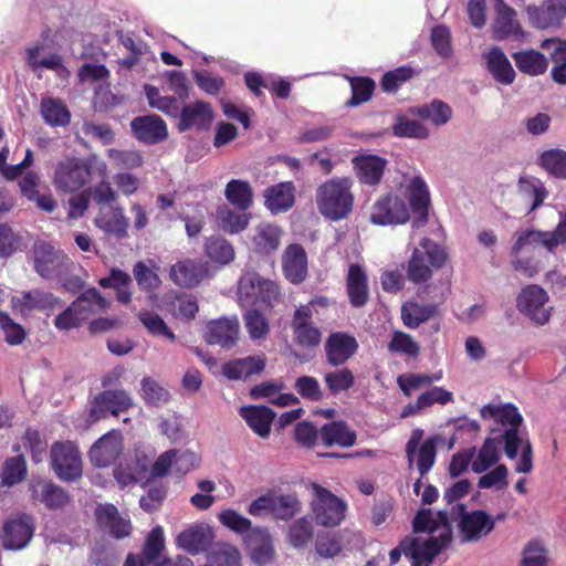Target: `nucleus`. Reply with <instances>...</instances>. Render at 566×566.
I'll return each mask as SVG.
<instances>
[{"label":"nucleus","instance_id":"obj_1","mask_svg":"<svg viewBox=\"0 0 566 566\" xmlns=\"http://www.w3.org/2000/svg\"><path fill=\"white\" fill-rule=\"evenodd\" d=\"M316 205L326 219L338 221L347 218L354 206L350 180L331 179L322 184L316 190Z\"/></svg>","mask_w":566,"mask_h":566},{"label":"nucleus","instance_id":"obj_2","mask_svg":"<svg viewBox=\"0 0 566 566\" xmlns=\"http://www.w3.org/2000/svg\"><path fill=\"white\" fill-rule=\"evenodd\" d=\"M448 261L446 249L429 238H423L419 248H415L406 266V277L413 284L428 282L434 271Z\"/></svg>","mask_w":566,"mask_h":566},{"label":"nucleus","instance_id":"obj_3","mask_svg":"<svg viewBox=\"0 0 566 566\" xmlns=\"http://www.w3.org/2000/svg\"><path fill=\"white\" fill-rule=\"evenodd\" d=\"M313 500L311 510L316 524L322 526H337L345 518L347 504L326 488L313 482L311 484Z\"/></svg>","mask_w":566,"mask_h":566},{"label":"nucleus","instance_id":"obj_4","mask_svg":"<svg viewBox=\"0 0 566 566\" xmlns=\"http://www.w3.org/2000/svg\"><path fill=\"white\" fill-rule=\"evenodd\" d=\"M92 163L80 157H66L57 163L53 185L63 192H75L92 179Z\"/></svg>","mask_w":566,"mask_h":566},{"label":"nucleus","instance_id":"obj_5","mask_svg":"<svg viewBox=\"0 0 566 566\" xmlns=\"http://www.w3.org/2000/svg\"><path fill=\"white\" fill-rule=\"evenodd\" d=\"M51 467L55 475L65 482L81 479L82 459L78 448L71 441H56L50 450Z\"/></svg>","mask_w":566,"mask_h":566},{"label":"nucleus","instance_id":"obj_6","mask_svg":"<svg viewBox=\"0 0 566 566\" xmlns=\"http://www.w3.org/2000/svg\"><path fill=\"white\" fill-rule=\"evenodd\" d=\"M452 541V531L443 530L439 536L428 539L406 537L401 541L405 555L412 560L411 566H429L432 559L440 554Z\"/></svg>","mask_w":566,"mask_h":566},{"label":"nucleus","instance_id":"obj_7","mask_svg":"<svg viewBox=\"0 0 566 566\" xmlns=\"http://www.w3.org/2000/svg\"><path fill=\"white\" fill-rule=\"evenodd\" d=\"M452 518L459 520L462 542H478L494 530V520L485 511L467 512V506L457 504L450 512Z\"/></svg>","mask_w":566,"mask_h":566},{"label":"nucleus","instance_id":"obj_8","mask_svg":"<svg viewBox=\"0 0 566 566\" xmlns=\"http://www.w3.org/2000/svg\"><path fill=\"white\" fill-rule=\"evenodd\" d=\"M134 406L132 396L125 389L103 390L91 402L88 421L94 423L107 418L117 417Z\"/></svg>","mask_w":566,"mask_h":566},{"label":"nucleus","instance_id":"obj_9","mask_svg":"<svg viewBox=\"0 0 566 566\" xmlns=\"http://www.w3.org/2000/svg\"><path fill=\"white\" fill-rule=\"evenodd\" d=\"M410 218L403 199L392 192L380 196L373 205L369 220L376 226L403 224Z\"/></svg>","mask_w":566,"mask_h":566},{"label":"nucleus","instance_id":"obj_10","mask_svg":"<svg viewBox=\"0 0 566 566\" xmlns=\"http://www.w3.org/2000/svg\"><path fill=\"white\" fill-rule=\"evenodd\" d=\"M547 302V292L537 284H530L517 295L516 307L536 324L544 325L549 321L552 311L545 306Z\"/></svg>","mask_w":566,"mask_h":566},{"label":"nucleus","instance_id":"obj_11","mask_svg":"<svg viewBox=\"0 0 566 566\" xmlns=\"http://www.w3.org/2000/svg\"><path fill=\"white\" fill-rule=\"evenodd\" d=\"M34 533V518L25 513L14 518H9L0 532V542L7 551H19L24 548L31 541Z\"/></svg>","mask_w":566,"mask_h":566},{"label":"nucleus","instance_id":"obj_12","mask_svg":"<svg viewBox=\"0 0 566 566\" xmlns=\"http://www.w3.org/2000/svg\"><path fill=\"white\" fill-rule=\"evenodd\" d=\"M359 348L357 339L346 332H332L325 340L326 363L331 367H339L352 359Z\"/></svg>","mask_w":566,"mask_h":566},{"label":"nucleus","instance_id":"obj_13","mask_svg":"<svg viewBox=\"0 0 566 566\" xmlns=\"http://www.w3.org/2000/svg\"><path fill=\"white\" fill-rule=\"evenodd\" d=\"M29 491L32 501L43 504L49 511H62L71 503V494L53 481H33Z\"/></svg>","mask_w":566,"mask_h":566},{"label":"nucleus","instance_id":"obj_14","mask_svg":"<svg viewBox=\"0 0 566 566\" xmlns=\"http://www.w3.org/2000/svg\"><path fill=\"white\" fill-rule=\"evenodd\" d=\"M94 515L98 528L111 537L122 539L130 535L133 530L130 520L123 517L114 504H98Z\"/></svg>","mask_w":566,"mask_h":566},{"label":"nucleus","instance_id":"obj_15","mask_svg":"<svg viewBox=\"0 0 566 566\" xmlns=\"http://www.w3.org/2000/svg\"><path fill=\"white\" fill-rule=\"evenodd\" d=\"M527 15L536 29L558 28L566 18V0H545L539 6H530Z\"/></svg>","mask_w":566,"mask_h":566},{"label":"nucleus","instance_id":"obj_16","mask_svg":"<svg viewBox=\"0 0 566 566\" xmlns=\"http://www.w3.org/2000/svg\"><path fill=\"white\" fill-rule=\"evenodd\" d=\"M177 128L179 132L195 129L197 132L208 130L213 120V111L209 103L195 101L186 104L179 112Z\"/></svg>","mask_w":566,"mask_h":566},{"label":"nucleus","instance_id":"obj_17","mask_svg":"<svg viewBox=\"0 0 566 566\" xmlns=\"http://www.w3.org/2000/svg\"><path fill=\"white\" fill-rule=\"evenodd\" d=\"M408 201L413 212L412 227L422 228L428 223L430 192L422 177L415 176L407 186Z\"/></svg>","mask_w":566,"mask_h":566},{"label":"nucleus","instance_id":"obj_18","mask_svg":"<svg viewBox=\"0 0 566 566\" xmlns=\"http://www.w3.org/2000/svg\"><path fill=\"white\" fill-rule=\"evenodd\" d=\"M239 292L250 303L258 302L271 305L279 297V287L271 280L261 277L258 274H247L239 283Z\"/></svg>","mask_w":566,"mask_h":566},{"label":"nucleus","instance_id":"obj_19","mask_svg":"<svg viewBox=\"0 0 566 566\" xmlns=\"http://www.w3.org/2000/svg\"><path fill=\"white\" fill-rule=\"evenodd\" d=\"M123 452L122 434L112 430L102 436L91 448V462L98 468H107L115 463Z\"/></svg>","mask_w":566,"mask_h":566},{"label":"nucleus","instance_id":"obj_20","mask_svg":"<svg viewBox=\"0 0 566 566\" xmlns=\"http://www.w3.org/2000/svg\"><path fill=\"white\" fill-rule=\"evenodd\" d=\"M135 138L146 145H156L168 137L165 120L156 114L142 115L130 122Z\"/></svg>","mask_w":566,"mask_h":566},{"label":"nucleus","instance_id":"obj_21","mask_svg":"<svg viewBox=\"0 0 566 566\" xmlns=\"http://www.w3.org/2000/svg\"><path fill=\"white\" fill-rule=\"evenodd\" d=\"M352 164L358 181L370 187L378 186L388 166V160L374 154L355 156Z\"/></svg>","mask_w":566,"mask_h":566},{"label":"nucleus","instance_id":"obj_22","mask_svg":"<svg viewBox=\"0 0 566 566\" xmlns=\"http://www.w3.org/2000/svg\"><path fill=\"white\" fill-rule=\"evenodd\" d=\"M239 332L240 324L237 317H223L210 321L206 325L203 338L209 345H219L229 349L238 343Z\"/></svg>","mask_w":566,"mask_h":566},{"label":"nucleus","instance_id":"obj_23","mask_svg":"<svg viewBox=\"0 0 566 566\" xmlns=\"http://www.w3.org/2000/svg\"><path fill=\"white\" fill-rule=\"evenodd\" d=\"M282 268L287 281L302 283L307 276V255L298 243L289 244L282 256Z\"/></svg>","mask_w":566,"mask_h":566},{"label":"nucleus","instance_id":"obj_24","mask_svg":"<svg viewBox=\"0 0 566 566\" xmlns=\"http://www.w3.org/2000/svg\"><path fill=\"white\" fill-rule=\"evenodd\" d=\"M484 60L488 72L494 81L502 85H511L516 77V73L500 46H492L484 53Z\"/></svg>","mask_w":566,"mask_h":566},{"label":"nucleus","instance_id":"obj_25","mask_svg":"<svg viewBox=\"0 0 566 566\" xmlns=\"http://www.w3.org/2000/svg\"><path fill=\"white\" fill-rule=\"evenodd\" d=\"M495 11L496 17L492 25L494 40L503 41L512 35L522 34V28L516 21V12L513 8L503 0H496Z\"/></svg>","mask_w":566,"mask_h":566},{"label":"nucleus","instance_id":"obj_26","mask_svg":"<svg viewBox=\"0 0 566 566\" xmlns=\"http://www.w3.org/2000/svg\"><path fill=\"white\" fill-rule=\"evenodd\" d=\"M265 207L273 213L291 209L295 202V186L292 181H283L270 186L264 191Z\"/></svg>","mask_w":566,"mask_h":566},{"label":"nucleus","instance_id":"obj_27","mask_svg":"<svg viewBox=\"0 0 566 566\" xmlns=\"http://www.w3.org/2000/svg\"><path fill=\"white\" fill-rule=\"evenodd\" d=\"M346 290L353 307H363L369 298L367 275L364 269L353 263L348 268Z\"/></svg>","mask_w":566,"mask_h":566},{"label":"nucleus","instance_id":"obj_28","mask_svg":"<svg viewBox=\"0 0 566 566\" xmlns=\"http://www.w3.org/2000/svg\"><path fill=\"white\" fill-rule=\"evenodd\" d=\"M265 368V358L248 356L227 361L222 365V375L229 380L247 379L252 375L261 374Z\"/></svg>","mask_w":566,"mask_h":566},{"label":"nucleus","instance_id":"obj_29","mask_svg":"<svg viewBox=\"0 0 566 566\" xmlns=\"http://www.w3.org/2000/svg\"><path fill=\"white\" fill-rule=\"evenodd\" d=\"M319 438L325 447L339 446L349 448L356 443L357 434L343 421H331L319 429Z\"/></svg>","mask_w":566,"mask_h":566},{"label":"nucleus","instance_id":"obj_30","mask_svg":"<svg viewBox=\"0 0 566 566\" xmlns=\"http://www.w3.org/2000/svg\"><path fill=\"white\" fill-rule=\"evenodd\" d=\"M240 416L259 437H269L271 432V424L275 418V412L272 408L268 406L242 407Z\"/></svg>","mask_w":566,"mask_h":566},{"label":"nucleus","instance_id":"obj_31","mask_svg":"<svg viewBox=\"0 0 566 566\" xmlns=\"http://www.w3.org/2000/svg\"><path fill=\"white\" fill-rule=\"evenodd\" d=\"M203 274L202 265L190 259L178 261L171 266L169 272V276L176 285L187 289L197 286L201 282Z\"/></svg>","mask_w":566,"mask_h":566},{"label":"nucleus","instance_id":"obj_32","mask_svg":"<svg viewBox=\"0 0 566 566\" xmlns=\"http://www.w3.org/2000/svg\"><path fill=\"white\" fill-rule=\"evenodd\" d=\"M439 306L437 304H421L416 301H407L401 306V319L406 327L415 329L421 324L429 322L439 315Z\"/></svg>","mask_w":566,"mask_h":566},{"label":"nucleus","instance_id":"obj_33","mask_svg":"<svg viewBox=\"0 0 566 566\" xmlns=\"http://www.w3.org/2000/svg\"><path fill=\"white\" fill-rule=\"evenodd\" d=\"M541 48L549 51L554 66L551 70L552 80L560 85L566 84V39L551 38L541 43Z\"/></svg>","mask_w":566,"mask_h":566},{"label":"nucleus","instance_id":"obj_34","mask_svg":"<svg viewBox=\"0 0 566 566\" xmlns=\"http://www.w3.org/2000/svg\"><path fill=\"white\" fill-rule=\"evenodd\" d=\"M512 57L518 71L530 76L543 75L548 69L546 56L534 49L514 52Z\"/></svg>","mask_w":566,"mask_h":566},{"label":"nucleus","instance_id":"obj_35","mask_svg":"<svg viewBox=\"0 0 566 566\" xmlns=\"http://www.w3.org/2000/svg\"><path fill=\"white\" fill-rule=\"evenodd\" d=\"M281 234V229L275 224L268 222L258 224L252 238L254 251L263 255L273 253L280 245Z\"/></svg>","mask_w":566,"mask_h":566},{"label":"nucleus","instance_id":"obj_36","mask_svg":"<svg viewBox=\"0 0 566 566\" xmlns=\"http://www.w3.org/2000/svg\"><path fill=\"white\" fill-rule=\"evenodd\" d=\"M13 305L22 311H51L60 305V298L49 292L33 290L24 292L21 297L13 298Z\"/></svg>","mask_w":566,"mask_h":566},{"label":"nucleus","instance_id":"obj_37","mask_svg":"<svg viewBox=\"0 0 566 566\" xmlns=\"http://www.w3.org/2000/svg\"><path fill=\"white\" fill-rule=\"evenodd\" d=\"M94 223L106 234L117 239H125L128 235V219L125 217L122 207H113L109 217L101 213L95 218Z\"/></svg>","mask_w":566,"mask_h":566},{"label":"nucleus","instance_id":"obj_38","mask_svg":"<svg viewBox=\"0 0 566 566\" xmlns=\"http://www.w3.org/2000/svg\"><path fill=\"white\" fill-rule=\"evenodd\" d=\"M480 416L483 419H494L495 422L510 426V428H520L523 422L521 413L512 403L503 406L488 403L481 408Z\"/></svg>","mask_w":566,"mask_h":566},{"label":"nucleus","instance_id":"obj_39","mask_svg":"<svg viewBox=\"0 0 566 566\" xmlns=\"http://www.w3.org/2000/svg\"><path fill=\"white\" fill-rule=\"evenodd\" d=\"M40 111L44 122L52 127H65L71 122V113L60 98H43Z\"/></svg>","mask_w":566,"mask_h":566},{"label":"nucleus","instance_id":"obj_40","mask_svg":"<svg viewBox=\"0 0 566 566\" xmlns=\"http://www.w3.org/2000/svg\"><path fill=\"white\" fill-rule=\"evenodd\" d=\"M209 542L210 533L202 526H191L182 531L176 539L179 547L193 555L206 551Z\"/></svg>","mask_w":566,"mask_h":566},{"label":"nucleus","instance_id":"obj_41","mask_svg":"<svg viewBox=\"0 0 566 566\" xmlns=\"http://www.w3.org/2000/svg\"><path fill=\"white\" fill-rule=\"evenodd\" d=\"M224 197L229 203L241 211H247L253 203L251 185L241 179H231L224 189Z\"/></svg>","mask_w":566,"mask_h":566},{"label":"nucleus","instance_id":"obj_42","mask_svg":"<svg viewBox=\"0 0 566 566\" xmlns=\"http://www.w3.org/2000/svg\"><path fill=\"white\" fill-rule=\"evenodd\" d=\"M205 254L210 261L224 265L234 259V249L224 238L212 235L206 239Z\"/></svg>","mask_w":566,"mask_h":566},{"label":"nucleus","instance_id":"obj_43","mask_svg":"<svg viewBox=\"0 0 566 566\" xmlns=\"http://www.w3.org/2000/svg\"><path fill=\"white\" fill-rule=\"evenodd\" d=\"M537 165L558 179H566V151L558 148L544 150L537 158Z\"/></svg>","mask_w":566,"mask_h":566},{"label":"nucleus","instance_id":"obj_44","mask_svg":"<svg viewBox=\"0 0 566 566\" xmlns=\"http://www.w3.org/2000/svg\"><path fill=\"white\" fill-rule=\"evenodd\" d=\"M34 269L42 277H50L56 261L55 248L44 241L34 243Z\"/></svg>","mask_w":566,"mask_h":566},{"label":"nucleus","instance_id":"obj_45","mask_svg":"<svg viewBox=\"0 0 566 566\" xmlns=\"http://www.w3.org/2000/svg\"><path fill=\"white\" fill-rule=\"evenodd\" d=\"M218 220L220 228L231 234L239 233L247 229L250 221V214L237 212L227 207L218 209Z\"/></svg>","mask_w":566,"mask_h":566},{"label":"nucleus","instance_id":"obj_46","mask_svg":"<svg viewBox=\"0 0 566 566\" xmlns=\"http://www.w3.org/2000/svg\"><path fill=\"white\" fill-rule=\"evenodd\" d=\"M313 537V526L306 517L292 522L287 531V542L294 548H305Z\"/></svg>","mask_w":566,"mask_h":566},{"label":"nucleus","instance_id":"obj_47","mask_svg":"<svg viewBox=\"0 0 566 566\" xmlns=\"http://www.w3.org/2000/svg\"><path fill=\"white\" fill-rule=\"evenodd\" d=\"M243 321L251 339H264L270 333V323L266 316L259 310H249L243 315Z\"/></svg>","mask_w":566,"mask_h":566},{"label":"nucleus","instance_id":"obj_48","mask_svg":"<svg viewBox=\"0 0 566 566\" xmlns=\"http://www.w3.org/2000/svg\"><path fill=\"white\" fill-rule=\"evenodd\" d=\"M499 443L501 441H496L493 438L485 439L476 459L472 462L473 472L483 473L499 461Z\"/></svg>","mask_w":566,"mask_h":566},{"label":"nucleus","instance_id":"obj_49","mask_svg":"<svg viewBox=\"0 0 566 566\" xmlns=\"http://www.w3.org/2000/svg\"><path fill=\"white\" fill-rule=\"evenodd\" d=\"M324 382L332 395L349 390L355 385V376L347 368H339L324 375Z\"/></svg>","mask_w":566,"mask_h":566},{"label":"nucleus","instance_id":"obj_50","mask_svg":"<svg viewBox=\"0 0 566 566\" xmlns=\"http://www.w3.org/2000/svg\"><path fill=\"white\" fill-rule=\"evenodd\" d=\"M417 115L421 119L430 120L434 125L440 126L449 122L452 111L447 103L434 99L429 105L419 107L417 109Z\"/></svg>","mask_w":566,"mask_h":566},{"label":"nucleus","instance_id":"obj_51","mask_svg":"<svg viewBox=\"0 0 566 566\" xmlns=\"http://www.w3.org/2000/svg\"><path fill=\"white\" fill-rule=\"evenodd\" d=\"M27 464L22 455H15L6 460L0 478L3 485H14L24 480Z\"/></svg>","mask_w":566,"mask_h":566},{"label":"nucleus","instance_id":"obj_52","mask_svg":"<svg viewBox=\"0 0 566 566\" xmlns=\"http://www.w3.org/2000/svg\"><path fill=\"white\" fill-rule=\"evenodd\" d=\"M273 517L287 521L301 511V502L295 494H276L274 492Z\"/></svg>","mask_w":566,"mask_h":566},{"label":"nucleus","instance_id":"obj_53","mask_svg":"<svg viewBox=\"0 0 566 566\" xmlns=\"http://www.w3.org/2000/svg\"><path fill=\"white\" fill-rule=\"evenodd\" d=\"M352 97L347 101V106H358L368 102L375 91V81L370 77H353L350 80Z\"/></svg>","mask_w":566,"mask_h":566},{"label":"nucleus","instance_id":"obj_54","mask_svg":"<svg viewBox=\"0 0 566 566\" xmlns=\"http://www.w3.org/2000/svg\"><path fill=\"white\" fill-rule=\"evenodd\" d=\"M139 321L144 325V327L153 336H164L169 339L171 343H175L177 336L175 333L167 326L165 321L156 313L149 311H142L137 314Z\"/></svg>","mask_w":566,"mask_h":566},{"label":"nucleus","instance_id":"obj_55","mask_svg":"<svg viewBox=\"0 0 566 566\" xmlns=\"http://www.w3.org/2000/svg\"><path fill=\"white\" fill-rule=\"evenodd\" d=\"M164 548L165 539L163 528L156 526L149 532L139 556L144 562L150 565L158 559Z\"/></svg>","mask_w":566,"mask_h":566},{"label":"nucleus","instance_id":"obj_56","mask_svg":"<svg viewBox=\"0 0 566 566\" xmlns=\"http://www.w3.org/2000/svg\"><path fill=\"white\" fill-rule=\"evenodd\" d=\"M142 391V396L148 406L158 407L167 403L170 399L169 391L150 377L143 378Z\"/></svg>","mask_w":566,"mask_h":566},{"label":"nucleus","instance_id":"obj_57","mask_svg":"<svg viewBox=\"0 0 566 566\" xmlns=\"http://www.w3.org/2000/svg\"><path fill=\"white\" fill-rule=\"evenodd\" d=\"M107 157L112 160L114 167L118 169H135L144 164V157L138 150L109 148Z\"/></svg>","mask_w":566,"mask_h":566},{"label":"nucleus","instance_id":"obj_58","mask_svg":"<svg viewBox=\"0 0 566 566\" xmlns=\"http://www.w3.org/2000/svg\"><path fill=\"white\" fill-rule=\"evenodd\" d=\"M388 350L416 358L420 353V346L409 334L397 331L392 334Z\"/></svg>","mask_w":566,"mask_h":566},{"label":"nucleus","instance_id":"obj_59","mask_svg":"<svg viewBox=\"0 0 566 566\" xmlns=\"http://www.w3.org/2000/svg\"><path fill=\"white\" fill-rule=\"evenodd\" d=\"M438 437H430L422 442L417 453V467L420 476L426 475L433 467L437 455Z\"/></svg>","mask_w":566,"mask_h":566},{"label":"nucleus","instance_id":"obj_60","mask_svg":"<svg viewBox=\"0 0 566 566\" xmlns=\"http://www.w3.org/2000/svg\"><path fill=\"white\" fill-rule=\"evenodd\" d=\"M415 70L410 66H400L392 71L386 72L380 81V86L384 92H396L403 83L412 78Z\"/></svg>","mask_w":566,"mask_h":566},{"label":"nucleus","instance_id":"obj_61","mask_svg":"<svg viewBox=\"0 0 566 566\" xmlns=\"http://www.w3.org/2000/svg\"><path fill=\"white\" fill-rule=\"evenodd\" d=\"M171 306L174 315L187 322L193 319L199 311L196 296L187 293L177 295Z\"/></svg>","mask_w":566,"mask_h":566},{"label":"nucleus","instance_id":"obj_62","mask_svg":"<svg viewBox=\"0 0 566 566\" xmlns=\"http://www.w3.org/2000/svg\"><path fill=\"white\" fill-rule=\"evenodd\" d=\"M0 328L4 334V340L11 346L21 345L28 336L25 328L21 324L14 322L9 314L2 312H0Z\"/></svg>","mask_w":566,"mask_h":566},{"label":"nucleus","instance_id":"obj_63","mask_svg":"<svg viewBox=\"0 0 566 566\" xmlns=\"http://www.w3.org/2000/svg\"><path fill=\"white\" fill-rule=\"evenodd\" d=\"M294 389L303 399L308 401L317 402L324 398L321 385L313 376L304 375L296 378Z\"/></svg>","mask_w":566,"mask_h":566},{"label":"nucleus","instance_id":"obj_64","mask_svg":"<svg viewBox=\"0 0 566 566\" xmlns=\"http://www.w3.org/2000/svg\"><path fill=\"white\" fill-rule=\"evenodd\" d=\"M84 310H82L74 301L62 313L55 316L54 326L60 331L77 328L84 322L82 316Z\"/></svg>","mask_w":566,"mask_h":566}]
</instances>
